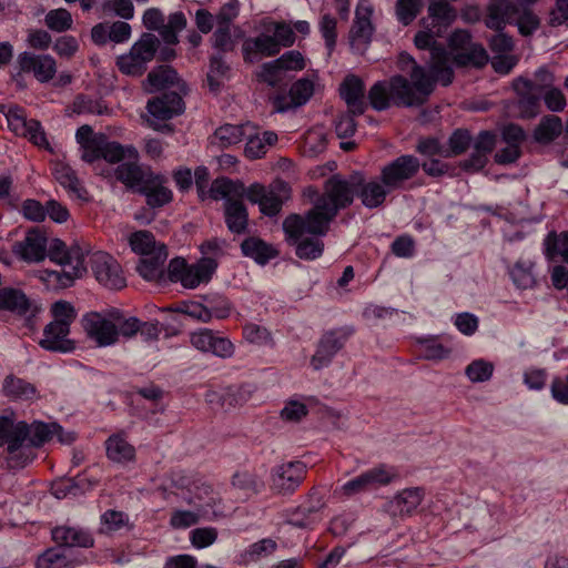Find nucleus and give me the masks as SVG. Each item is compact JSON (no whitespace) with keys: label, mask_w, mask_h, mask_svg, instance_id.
I'll use <instances>...</instances> for the list:
<instances>
[{"label":"nucleus","mask_w":568,"mask_h":568,"mask_svg":"<svg viewBox=\"0 0 568 568\" xmlns=\"http://www.w3.org/2000/svg\"><path fill=\"white\" fill-rule=\"evenodd\" d=\"M54 426L44 422L27 423L13 416H0V448L9 469H22L37 457V449L48 443Z\"/></svg>","instance_id":"obj_1"},{"label":"nucleus","mask_w":568,"mask_h":568,"mask_svg":"<svg viewBox=\"0 0 568 568\" xmlns=\"http://www.w3.org/2000/svg\"><path fill=\"white\" fill-rule=\"evenodd\" d=\"M433 92V81L427 73L416 69L410 81L404 75L396 74L388 80L375 82L367 93L369 105L375 111H385L392 105H422Z\"/></svg>","instance_id":"obj_2"},{"label":"nucleus","mask_w":568,"mask_h":568,"mask_svg":"<svg viewBox=\"0 0 568 568\" xmlns=\"http://www.w3.org/2000/svg\"><path fill=\"white\" fill-rule=\"evenodd\" d=\"M354 194L353 176L351 180H346L339 174L328 178L324 183L323 193L317 196L313 207L306 212L313 227L322 233L328 232L329 224L337 213L353 203Z\"/></svg>","instance_id":"obj_3"},{"label":"nucleus","mask_w":568,"mask_h":568,"mask_svg":"<svg viewBox=\"0 0 568 568\" xmlns=\"http://www.w3.org/2000/svg\"><path fill=\"white\" fill-rule=\"evenodd\" d=\"M210 196L215 201L224 200V221L227 230L233 234H244L248 224V212L243 203L244 183L229 178H217L211 184Z\"/></svg>","instance_id":"obj_4"},{"label":"nucleus","mask_w":568,"mask_h":568,"mask_svg":"<svg viewBox=\"0 0 568 568\" xmlns=\"http://www.w3.org/2000/svg\"><path fill=\"white\" fill-rule=\"evenodd\" d=\"M286 242L295 247V254L302 260H316L322 256L324 242L322 236L327 232L313 227L310 215L291 214L283 222Z\"/></svg>","instance_id":"obj_5"},{"label":"nucleus","mask_w":568,"mask_h":568,"mask_svg":"<svg viewBox=\"0 0 568 568\" xmlns=\"http://www.w3.org/2000/svg\"><path fill=\"white\" fill-rule=\"evenodd\" d=\"M50 312L53 320L45 325L39 345L50 352H73L75 343L69 338V334L70 326L77 318L74 306L67 301H58L52 304Z\"/></svg>","instance_id":"obj_6"},{"label":"nucleus","mask_w":568,"mask_h":568,"mask_svg":"<svg viewBox=\"0 0 568 568\" xmlns=\"http://www.w3.org/2000/svg\"><path fill=\"white\" fill-rule=\"evenodd\" d=\"M47 256L63 267L61 272H47L48 280L55 281L61 287L71 286L75 278L87 272L84 252L79 245L67 247L63 241L53 239L50 244L47 243Z\"/></svg>","instance_id":"obj_7"},{"label":"nucleus","mask_w":568,"mask_h":568,"mask_svg":"<svg viewBox=\"0 0 568 568\" xmlns=\"http://www.w3.org/2000/svg\"><path fill=\"white\" fill-rule=\"evenodd\" d=\"M216 268V261L210 256H204L191 265L184 258L175 257L169 263L168 277L171 282L181 283L185 288H195L202 283H207Z\"/></svg>","instance_id":"obj_8"},{"label":"nucleus","mask_w":568,"mask_h":568,"mask_svg":"<svg viewBox=\"0 0 568 568\" xmlns=\"http://www.w3.org/2000/svg\"><path fill=\"white\" fill-rule=\"evenodd\" d=\"M159 47L158 38L152 33H143L125 54L118 57L116 67L121 73L140 77L153 60Z\"/></svg>","instance_id":"obj_9"},{"label":"nucleus","mask_w":568,"mask_h":568,"mask_svg":"<svg viewBox=\"0 0 568 568\" xmlns=\"http://www.w3.org/2000/svg\"><path fill=\"white\" fill-rule=\"evenodd\" d=\"M146 110L150 113V128L160 132H172V125L165 122L184 112V102L179 93L164 92L150 100Z\"/></svg>","instance_id":"obj_10"},{"label":"nucleus","mask_w":568,"mask_h":568,"mask_svg":"<svg viewBox=\"0 0 568 568\" xmlns=\"http://www.w3.org/2000/svg\"><path fill=\"white\" fill-rule=\"evenodd\" d=\"M290 190L288 184L284 181H276L270 187L253 183L247 189L245 187V196L251 203L258 204L260 211L264 215L272 217L281 212Z\"/></svg>","instance_id":"obj_11"},{"label":"nucleus","mask_w":568,"mask_h":568,"mask_svg":"<svg viewBox=\"0 0 568 568\" xmlns=\"http://www.w3.org/2000/svg\"><path fill=\"white\" fill-rule=\"evenodd\" d=\"M353 326H342L328 329L318 339L316 351L311 358V365L315 371L327 367L335 355L344 348L347 341L353 336Z\"/></svg>","instance_id":"obj_12"},{"label":"nucleus","mask_w":568,"mask_h":568,"mask_svg":"<svg viewBox=\"0 0 568 568\" xmlns=\"http://www.w3.org/2000/svg\"><path fill=\"white\" fill-rule=\"evenodd\" d=\"M420 162L412 154L399 155L381 168L382 180L393 192L407 189L408 183L418 174Z\"/></svg>","instance_id":"obj_13"},{"label":"nucleus","mask_w":568,"mask_h":568,"mask_svg":"<svg viewBox=\"0 0 568 568\" xmlns=\"http://www.w3.org/2000/svg\"><path fill=\"white\" fill-rule=\"evenodd\" d=\"M114 324L111 317V308L103 312H89L81 318L87 338L98 347H109L116 344Z\"/></svg>","instance_id":"obj_14"},{"label":"nucleus","mask_w":568,"mask_h":568,"mask_svg":"<svg viewBox=\"0 0 568 568\" xmlns=\"http://www.w3.org/2000/svg\"><path fill=\"white\" fill-rule=\"evenodd\" d=\"M307 467L303 462L292 460L272 468L270 487L275 495L291 496L304 481Z\"/></svg>","instance_id":"obj_15"},{"label":"nucleus","mask_w":568,"mask_h":568,"mask_svg":"<svg viewBox=\"0 0 568 568\" xmlns=\"http://www.w3.org/2000/svg\"><path fill=\"white\" fill-rule=\"evenodd\" d=\"M143 24L148 30L159 31L163 41L169 45L179 43L178 33L186 27V17L182 11L173 12L169 16L168 22L164 23V16L158 8L145 10Z\"/></svg>","instance_id":"obj_16"},{"label":"nucleus","mask_w":568,"mask_h":568,"mask_svg":"<svg viewBox=\"0 0 568 568\" xmlns=\"http://www.w3.org/2000/svg\"><path fill=\"white\" fill-rule=\"evenodd\" d=\"M91 271L95 280L110 290L125 286V277L118 261L105 252H94L89 257Z\"/></svg>","instance_id":"obj_17"},{"label":"nucleus","mask_w":568,"mask_h":568,"mask_svg":"<svg viewBox=\"0 0 568 568\" xmlns=\"http://www.w3.org/2000/svg\"><path fill=\"white\" fill-rule=\"evenodd\" d=\"M324 501L318 491L312 488L308 494V501L285 511V523L298 529H313L322 519L321 510Z\"/></svg>","instance_id":"obj_18"},{"label":"nucleus","mask_w":568,"mask_h":568,"mask_svg":"<svg viewBox=\"0 0 568 568\" xmlns=\"http://www.w3.org/2000/svg\"><path fill=\"white\" fill-rule=\"evenodd\" d=\"M353 184L361 203L369 210L383 206L387 195L393 193L381 175L366 180L363 174L356 173L353 175Z\"/></svg>","instance_id":"obj_19"},{"label":"nucleus","mask_w":568,"mask_h":568,"mask_svg":"<svg viewBox=\"0 0 568 568\" xmlns=\"http://www.w3.org/2000/svg\"><path fill=\"white\" fill-rule=\"evenodd\" d=\"M373 8L362 0L355 10V18L349 31L351 47L356 50L365 48L372 40L374 26L372 23Z\"/></svg>","instance_id":"obj_20"},{"label":"nucleus","mask_w":568,"mask_h":568,"mask_svg":"<svg viewBox=\"0 0 568 568\" xmlns=\"http://www.w3.org/2000/svg\"><path fill=\"white\" fill-rule=\"evenodd\" d=\"M519 0H491L486 8L485 24L488 29L501 31L515 22L520 11Z\"/></svg>","instance_id":"obj_21"},{"label":"nucleus","mask_w":568,"mask_h":568,"mask_svg":"<svg viewBox=\"0 0 568 568\" xmlns=\"http://www.w3.org/2000/svg\"><path fill=\"white\" fill-rule=\"evenodd\" d=\"M45 234L39 229L29 230L23 240L14 243L13 253L20 260L28 263H39L47 257Z\"/></svg>","instance_id":"obj_22"},{"label":"nucleus","mask_w":568,"mask_h":568,"mask_svg":"<svg viewBox=\"0 0 568 568\" xmlns=\"http://www.w3.org/2000/svg\"><path fill=\"white\" fill-rule=\"evenodd\" d=\"M339 94L353 115H362L367 110L364 81L354 74L345 77L339 87Z\"/></svg>","instance_id":"obj_23"},{"label":"nucleus","mask_w":568,"mask_h":568,"mask_svg":"<svg viewBox=\"0 0 568 568\" xmlns=\"http://www.w3.org/2000/svg\"><path fill=\"white\" fill-rule=\"evenodd\" d=\"M19 65L21 71L32 72L40 82L50 81L57 72L55 60L49 54L23 52L19 55Z\"/></svg>","instance_id":"obj_24"},{"label":"nucleus","mask_w":568,"mask_h":568,"mask_svg":"<svg viewBox=\"0 0 568 568\" xmlns=\"http://www.w3.org/2000/svg\"><path fill=\"white\" fill-rule=\"evenodd\" d=\"M53 541L63 547L91 548L94 545L92 534L79 526H57L51 530Z\"/></svg>","instance_id":"obj_25"},{"label":"nucleus","mask_w":568,"mask_h":568,"mask_svg":"<svg viewBox=\"0 0 568 568\" xmlns=\"http://www.w3.org/2000/svg\"><path fill=\"white\" fill-rule=\"evenodd\" d=\"M138 192L145 196L146 204L151 209H159L173 199L172 191L163 185V176L149 173L148 181L138 189Z\"/></svg>","instance_id":"obj_26"},{"label":"nucleus","mask_w":568,"mask_h":568,"mask_svg":"<svg viewBox=\"0 0 568 568\" xmlns=\"http://www.w3.org/2000/svg\"><path fill=\"white\" fill-rule=\"evenodd\" d=\"M253 389L248 384L231 385L222 392H209L206 400L211 404L217 403L224 409L236 407L246 403L252 396Z\"/></svg>","instance_id":"obj_27"},{"label":"nucleus","mask_w":568,"mask_h":568,"mask_svg":"<svg viewBox=\"0 0 568 568\" xmlns=\"http://www.w3.org/2000/svg\"><path fill=\"white\" fill-rule=\"evenodd\" d=\"M243 58L247 62H255L262 57H274L280 49L272 36L262 33L255 38H248L242 45Z\"/></svg>","instance_id":"obj_28"},{"label":"nucleus","mask_w":568,"mask_h":568,"mask_svg":"<svg viewBox=\"0 0 568 568\" xmlns=\"http://www.w3.org/2000/svg\"><path fill=\"white\" fill-rule=\"evenodd\" d=\"M415 345L418 357L426 361H443L452 353L450 346L445 344L439 335L416 337Z\"/></svg>","instance_id":"obj_29"},{"label":"nucleus","mask_w":568,"mask_h":568,"mask_svg":"<svg viewBox=\"0 0 568 568\" xmlns=\"http://www.w3.org/2000/svg\"><path fill=\"white\" fill-rule=\"evenodd\" d=\"M449 54L444 47H434L432 49V60H429V69L433 84L439 82L442 85L447 87L453 82L454 71L449 64Z\"/></svg>","instance_id":"obj_30"},{"label":"nucleus","mask_w":568,"mask_h":568,"mask_svg":"<svg viewBox=\"0 0 568 568\" xmlns=\"http://www.w3.org/2000/svg\"><path fill=\"white\" fill-rule=\"evenodd\" d=\"M55 180L63 186L71 196L85 201L88 192L77 176L75 171L67 163L58 162L53 166Z\"/></svg>","instance_id":"obj_31"},{"label":"nucleus","mask_w":568,"mask_h":568,"mask_svg":"<svg viewBox=\"0 0 568 568\" xmlns=\"http://www.w3.org/2000/svg\"><path fill=\"white\" fill-rule=\"evenodd\" d=\"M168 258V251L165 245L158 246L155 252L150 255H144L136 270L139 274L146 281H154L162 276L163 265Z\"/></svg>","instance_id":"obj_32"},{"label":"nucleus","mask_w":568,"mask_h":568,"mask_svg":"<svg viewBox=\"0 0 568 568\" xmlns=\"http://www.w3.org/2000/svg\"><path fill=\"white\" fill-rule=\"evenodd\" d=\"M457 17L456 10L446 1H436L428 7V19L430 23H427L436 30L437 37L455 21Z\"/></svg>","instance_id":"obj_33"},{"label":"nucleus","mask_w":568,"mask_h":568,"mask_svg":"<svg viewBox=\"0 0 568 568\" xmlns=\"http://www.w3.org/2000/svg\"><path fill=\"white\" fill-rule=\"evenodd\" d=\"M2 389L12 400L32 402L38 398V390L33 384L13 375L6 377Z\"/></svg>","instance_id":"obj_34"},{"label":"nucleus","mask_w":568,"mask_h":568,"mask_svg":"<svg viewBox=\"0 0 568 568\" xmlns=\"http://www.w3.org/2000/svg\"><path fill=\"white\" fill-rule=\"evenodd\" d=\"M242 254L254 260L260 265H265L277 255V251L258 237H247L241 244Z\"/></svg>","instance_id":"obj_35"},{"label":"nucleus","mask_w":568,"mask_h":568,"mask_svg":"<svg viewBox=\"0 0 568 568\" xmlns=\"http://www.w3.org/2000/svg\"><path fill=\"white\" fill-rule=\"evenodd\" d=\"M542 251L548 261H555L560 256L568 264V231L549 232L544 239Z\"/></svg>","instance_id":"obj_36"},{"label":"nucleus","mask_w":568,"mask_h":568,"mask_svg":"<svg viewBox=\"0 0 568 568\" xmlns=\"http://www.w3.org/2000/svg\"><path fill=\"white\" fill-rule=\"evenodd\" d=\"M106 456L118 463L131 462L135 457V448L123 434H113L105 442Z\"/></svg>","instance_id":"obj_37"},{"label":"nucleus","mask_w":568,"mask_h":568,"mask_svg":"<svg viewBox=\"0 0 568 568\" xmlns=\"http://www.w3.org/2000/svg\"><path fill=\"white\" fill-rule=\"evenodd\" d=\"M423 491L419 488L404 489L390 501V508L394 514L400 516L412 514L422 503Z\"/></svg>","instance_id":"obj_38"},{"label":"nucleus","mask_w":568,"mask_h":568,"mask_svg":"<svg viewBox=\"0 0 568 568\" xmlns=\"http://www.w3.org/2000/svg\"><path fill=\"white\" fill-rule=\"evenodd\" d=\"M277 141V135L273 131H264L247 138L244 154L247 159L255 160L264 156L268 146Z\"/></svg>","instance_id":"obj_39"},{"label":"nucleus","mask_w":568,"mask_h":568,"mask_svg":"<svg viewBox=\"0 0 568 568\" xmlns=\"http://www.w3.org/2000/svg\"><path fill=\"white\" fill-rule=\"evenodd\" d=\"M111 317L115 323L116 344L120 337L131 339L139 334L140 320L135 316L126 317L124 312L116 307H111Z\"/></svg>","instance_id":"obj_40"},{"label":"nucleus","mask_w":568,"mask_h":568,"mask_svg":"<svg viewBox=\"0 0 568 568\" xmlns=\"http://www.w3.org/2000/svg\"><path fill=\"white\" fill-rule=\"evenodd\" d=\"M453 60L457 67H473L479 69L487 64L488 54L480 43L475 42L467 49L456 52Z\"/></svg>","instance_id":"obj_41"},{"label":"nucleus","mask_w":568,"mask_h":568,"mask_svg":"<svg viewBox=\"0 0 568 568\" xmlns=\"http://www.w3.org/2000/svg\"><path fill=\"white\" fill-rule=\"evenodd\" d=\"M30 307L26 294L17 288H0V310L26 314Z\"/></svg>","instance_id":"obj_42"},{"label":"nucleus","mask_w":568,"mask_h":568,"mask_svg":"<svg viewBox=\"0 0 568 568\" xmlns=\"http://www.w3.org/2000/svg\"><path fill=\"white\" fill-rule=\"evenodd\" d=\"M115 178L129 187L139 189L148 181L149 173L144 172L135 162H126L115 169Z\"/></svg>","instance_id":"obj_43"},{"label":"nucleus","mask_w":568,"mask_h":568,"mask_svg":"<svg viewBox=\"0 0 568 568\" xmlns=\"http://www.w3.org/2000/svg\"><path fill=\"white\" fill-rule=\"evenodd\" d=\"M518 90V111L519 115L523 119H531L539 114L540 112V93L536 91H527L523 89V85L519 82L516 84Z\"/></svg>","instance_id":"obj_44"},{"label":"nucleus","mask_w":568,"mask_h":568,"mask_svg":"<svg viewBox=\"0 0 568 568\" xmlns=\"http://www.w3.org/2000/svg\"><path fill=\"white\" fill-rule=\"evenodd\" d=\"M277 548V544L271 538H263L250 545L239 556V562L248 565L256 562L262 557L273 554Z\"/></svg>","instance_id":"obj_45"},{"label":"nucleus","mask_w":568,"mask_h":568,"mask_svg":"<svg viewBox=\"0 0 568 568\" xmlns=\"http://www.w3.org/2000/svg\"><path fill=\"white\" fill-rule=\"evenodd\" d=\"M362 475L364 476L369 490L381 486H386L398 476L397 470L386 464H381L376 467L367 469L366 471L362 473Z\"/></svg>","instance_id":"obj_46"},{"label":"nucleus","mask_w":568,"mask_h":568,"mask_svg":"<svg viewBox=\"0 0 568 568\" xmlns=\"http://www.w3.org/2000/svg\"><path fill=\"white\" fill-rule=\"evenodd\" d=\"M205 302V308L207 311V315L210 317V322L212 320H225L230 317L233 305L231 301L220 294H207L202 297Z\"/></svg>","instance_id":"obj_47"},{"label":"nucleus","mask_w":568,"mask_h":568,"mask_svg":"<svg viewBox=\"0 0 568 568\" xmlns=\"http://www.w3.org/2000/svg\"><path fill=\"white\" fill-rule=\"evenodd\" d=\"M250 128L248 123L245 125L224 124L214 132L215 143L222 149L236 144L242 141Z\"/></svg>","instance_id":"obj_48"},{"label":"nucleus","mask_w":568,"mask_h":568,"mask_svg":"<svg viewBox=\"0 0 568 568\" xmlns=\"http://www.w3.org/2000/svg\"><path fill=\"white\" fill-rule=\"evenodd\" d=\"M102 159L110 163H119L124 159L136 160L138 152L133 146H123L119 142L109 141L104 135Z\"/></svg>","instance_id":"obj_49"},{"label":"nucleus","mask_w":568,"mask_h":568,"mask_svg":"<svg viewBox=\"0 0 568 568\" xmlns=\"http://www.w3.org/2000/svg\"><path fill=\"white\" fill-rule=\"evenodd\" d=\"M230 72L229 64L224 61L222 54H213L210 59V70L207 73V83L211 91H219Z\"/></svg>","instance_id":"obj_50"},{"label":"nucleus","mask_w":568,"mask_h":568,"mask_svg":"<svg viewBox=\"0 0 568 568\" xmlns=\"http://www.w3.org/2000/svg\"><path fill=\"white\" fill-rule=\"evenodd\" d=\"M235 344L227 336L215 331L212 341L204 351V354H211L221 359H230L235 355Z\"/></svg>","instance_id":"obj_51"},{"label":"nucleus","mask_w":568,"mask_h":568,"mask_svg":"<svg viewBox=\"0 0 568 568\" xmlns=\"http://www.w3.org/2000/svg\"><path fill=\"white\" fill-rule=\"evenodd\" d=\"M562 131L561 119L557 115H546L535 130V139L539 142H550Z\"/></svg>","instance_id":"obj_52"},{"label":"nucleus","mask_w":568,"mask_h":568,"mask_svg":"<svg viewBox=\"0 0 568 568\" xmlns=\"http://www.w3.org/2000/svg\"><path fill=\"white\" fill-rule=\"evenodd\" d=\"M123 528H129V516L125 513L108 509L101 515V534L112 535Z\"/></svg>","instance_id":"obj_53"},{"label":"nucleus","mask_w":568,"mask_h":568,"mask_svg":"<svg viewBox=\"0 0 568 568\" xmlns=\"http://www.w3.org/2000/svg\"><path fill=\"white\" fill-rule=\"evenodd\" d=\"M243 338L257 346H271L275 345L272 333L264 326L255 323H246L242 327Z\"/></svg>","instance_id":"obj_54"},{"label":"nucleus","mask_w":568,"mask_h":568,"mask_svg":"<svg viewBox=\"0 0 568 568\" xmlns=\"http://www.w3.org/2000/svg\"><path fill=\"white\" fill-rule=\"evenodd\" d=\"M178 80L176 71L170 65H159L154 68L146 78L151 91L161 90L173 84Z\"/></svg>","instance_id":"obj_55"},{"label":"nucleus","mask_w":568,"mask_h":568,"mask_svg":"<svg viewBox=\"0 0 568 568\" xmlns=\"http://www.w3.org/2000/svg\"><path fill=\"white\" fill-rule=\"evenodd\" d=\"M554 82L555 77L546 67L537 69L534 74V79L519 80V84L523 85V89L527 91H536L540 94L552 88Z\"/></svg>","instance_id":"obj_56"},{"label":"nucleus","mask_w":568,"mask_h":568,"mask_svg":"<svg viewBox=\"0 0 568 568\" xmlns=\"http://www.w3.org/2000/svg\"><path fill=\"white\" fill-rule=\"evenodd\" d=\"M129 244L133 252L142 256L150 255L155 252L159 244L155 242L154 235L150 231H136L129 237Z\"/></svg>","instance_id":"obj_57"},{"label":"nucleus","mask_w":568,"mask_h":568,"mask_svg":"<svg viewBox=\"0 0 568 568\" xmlns=\"http://www.w3.org/2000/svg\"><path fill=\"white\" fill-rule=\"evenodd\" d=\"M69 559L64 548L52 547L43 551L37 559V568H68Z\"/></svg>","instance_id":"obj_58"},{"label":"nucleus","mask_w":568,"mask_h":568,"mask_svg":"<svg viewBox=\"0 0 568 568\" xmlns=\"http://www.w3.org/2000/svg\"><path fill=\"white\" fill-rule=\"evenodd\" d=\"M510 277L518 288L527 290L532 287L535 284L532 263L525 260L517 261L510 271Z\"/></svg>","instance_id":"obj_59"},{"label":"nucleus","mask_w":568,"mask_h":568,"mask_svg":"<svg viewBox=\"0 0 568 568\" xmlns=\"http://www.w3.org/2000/svg\"><path fill=\"white\" fill-rule=\"evenodd\" d=\"M423 0H397L395 14L397 21L403 26H409L420 13Z\"/></svg>","instance_id":"obj_60"},{"label":"nucleus","mask_w":568,"mask_h":568,"mask_svg":"<svg viewBox=\"0 0 568 568\" xmlns=\"http://www.w3.org/2000/svg\"><path fill=\"white\" fill-rule=\"evenodd\" d=\"M45 26L54 32H64L71 29L73 20L71 13L63 8L50 10L44 17Z\"/></svg>","instance_id":"obj_61"},{"label":"nucleus","mask_w":568,"mask_h":568,"mask_svg":"<svg viewBox=\"0 0 568 568\" xmlns=\"http://www.w3.org/2000/svg\"><path fill=\"white\" fill-rule=\"evenodd\" d=\"M494 373L493 363L479 358L467 365L465 374L473 383H484L491 378Z\"/></svg>","instance_id":"obj_62"},{"label":"nucleus","mask_w":568,"mask_h":568,"mask_svg":"<svg viewBox=\"0 0 568 568\" xmlns=\"http://www.w3.org/2000/svg\"><path fill=\"white\" fill-rule=\"evenodd\" d=\"M337 20L331 16V14H323L318 29L320 32L325 41V45L328 50V53L331 54L336 45V39H337Z\"/></svg>","instance_id":"obj_63"},{"label":"nucleus","mask_w":568,"mask_h":568,"mask_svg":"<svg viewBox=\"0 0 568 568\" xmlns=\"http://www.w3.org/2000/svg\"><path fill=\"white\" fill-rule=\"evenodd\" d=\"M235 40L232 38L231 28L217 26L216 30L212 36V45L220 53L231 52L235 48Z\"/></svg>","instance_id":"obj_64"}]
</instances>
